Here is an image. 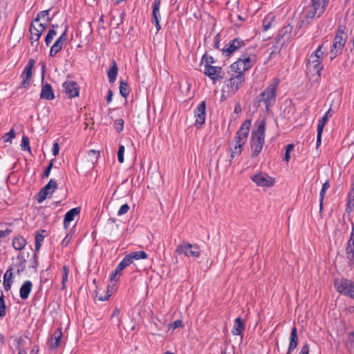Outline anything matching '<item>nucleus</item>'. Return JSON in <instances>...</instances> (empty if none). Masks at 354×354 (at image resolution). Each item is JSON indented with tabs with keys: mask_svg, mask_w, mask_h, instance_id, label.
<instances>
[{
	"mask_svg": "<svg viewBox=\"0 0 354 354\" xmlns=\"http://www.w3.org/2000/svg\"><path fill=\"white\" fill-rule=\"evenodd\" d=\"M251 127V120H245L239 130L236 133V135L234 138V140L235 142V145L234 148L230 147L228 150L231 151L230 160V162H232V160L235 158L236 157L240 156L243 151V147L247 141L250 129Z\"/></svg>",
	"mask_w": 354,
	"mask_h": 354,
	"instance_id": "1",
	"label": "nucleus"
},
{
	"mask_svg": "<svg viewBox=\"0 0 354 354\" xmlns=\"http://www.w3.org/2000/svg\"><path fill=\"white\" fill-rule=\"evenodd\" d=\"M257 55L254 53V48H247L242 53L241 57L230 66L232 71H239L242 73L251 68L256 63Z\"/></svg>",
	"mask_w": 354,
	"mask_h": 354,
	"instance_id": "2",
	"label": "nucleus"
},
{
	"mask_svg": "<svg viewBox=\"0 0 354 354\" xmlns=\"http://www.w3.org/2000/svg\"><path fill=\"white\" fill-rule=\"evenodd\" d=\"M266 124V121L264 120H261L257 129L252 133L250 148L252 158L258 156L263 149L265 142Z\"/></svg>",
	"mask_w": 354,
	"mask_h": 354,
	"instance_id": "3",
	"label": "nucleus"
},
{
	"mask_svg": "<svg viewBox=\"0 0 354 354\" xmlns=\"http://www.w3.org/2000/svg\"><path fill=\"white\" fill-rule=\"evenodd\" d=\"M280 80L274 77L268 85L266 89L261 93L260 101L263 102L266 106V109L269 111L276 102L277 89L280 84Z\"/></svg>",
	"mask_w": 354,
	"mask_h": 354,
	"instance_id": "4",
	"label": "nucleus"
},
{
	"mask_svg": "<svg viewBox=\"0 0 354 354\" xmlns=\"http://www.w3.org/2000/svg\"><path fill=\"white\" fill-rule=\"evenodd\" d=\"M346 28H339L335 35L333 41V45L329 52L330 60L334 59L337 56L342 53L347 39V33L345 32Z\"/></svg>",
	"mask_w": 354,
	"mask_h": 354,
	"instance_id": "5",
	"label": "nucleus"
},
{
	"mask_svg": "<svg viewBox=\"0 0 354 354\" xmlns=\"http://www.w3.org/2000/svg\"><path fill=\"white\" fill-rule=\"evenodd\" d=\"M323 14V8H318L315 3V0H311V4L306 6L301 13L300 21L297 29H300L303 26L308 24L312 21L313 18L317 15L319 17Z\"/></svg>",
	"mask_w": 354,
	"mask_h": 354,
	"instance_id": "6",
	"label": "nucleus"
},
{
	"mask_svg": "<svg viewBox=\"0 0 354 354\" xmlns=\"http://www.w3.org/2000/svg\"><path fill=\"white\" fill-rule=\"evenodd\" d=\"M176 252L178 254H184L186 257L198 258L201 255V250L198 245L187 242H183L178 245Z\"/></svg>",
	"mask_w": 354,
	"mask_h": 354,
	"instance_id": "7",
	"label": "nucleus"
},
{
	"mask_svg": "<svg viewBox=\"0 0 354 354\" xmlns=\"http://www.w3.org/2000/svg\"><path fill=\"white\" fill-rule=\"evenodd\" d=\"M335 287L340 294L348 296L354 299V282L346 279H336Z\"/></svg>",
	"mask_w": 354,
	"mask_h": 354,
	"instance_id": "8",
	"label": "nucleus"
},
{
	"mask_svg": "<svg viewBox=\"0 0 354 354\" xmlns=\"http://www.w3.org/2000/svg\"><path fill=\"white\" fill-rule=\"evenodd\" d=\"M245 46L244 40L239 37L231 39L223 48L221 49L222 55L225 57H230L234 53Z\"/></svg>",
	"mask_w": 354,
	"mask_h": 354,
	"instance_id": "9",
	"label": "nucleus"
},
{
	"mask_svg": "<svg viewBox=\"0 0 354 354\" xmlns=\"http://www.w3.org/2000/svg\"><path fill=\"white\" fill-rule=\"evenodd\" d=\"M251 180L259 187H270L274 185L275 180L264 172H259L251 176Z\"/></svg>",
	"mask_w": 354,
	"mask_h": 354,
	"instance_id": "10",
	"label": "nucleus"
},
{
	"mask_svg": "<svg viewBox=\"0 0 354 354\" xmlns=\"http://www.w3.org/2000/svg\"><path fill=\"white\" fill-rule=\"evenodd\" d=\"M236 75H232L228 80V87L234 93L236 92L244 84L245 80V73L239 71H234Z\"/></svg>",
	"mask_w": 354,
	"mask_h": 354,
	"instance_id": "11",
	"label": "nucleus"
},
{
	"mask_svg": "<svg viewBox=\"0 0 354 354\" xmlns=\"http://www.w3.org/2000/svg\"><path fill=\"white\" fill-rule=\"evenodd\" d=\"M35 61L33 59H30L24 67L23 72L21 75L22 81L21 83V88H26L30 85V80L32 73V68L35 66Z\"/></svg>",
	"mask_w": 354,
	"mask_h": 354,
	"instance_id": "12",
	"label": "nucleus"
},
{
	"mask_svg": "<svg viewBox=\"0 0 354 354\" xmlns=\"http://www.w3.org/2000/svg\"><path fill=\"white\" fill-rule=\"evenodd\" d=\"M204 74L214 82L223 78L224 73L220 66H204Z\"/></svg>",
	"mask_w": 354,
	"mask_h": 354,
	"instance_id": "13",
	"label": "nucleus"
},
{
	"mask_svg": "<svg viewBox=\"0 0 354 354\" xmlns=\"http://www.w3.org/2000/svg\"><path fill=\"white\" fill-rule=\"evenodd\" d=\"M57 189V183L55 180L50 179V181L39 191L37 194V201L39 203L46 200L48 194H52Z\"/></svg>",
	"mask_w": 354,
	"mask_h": 354,
	"instance_id": "14",
	"label": "nucleus"
},
{
	"mask_svg": "<svg viewBox=\"0 0 354 354\" xmlns=\"http://www.w3.org/2000/svg\"><path fill=\"white\" fill-rule=\"evenodd\" d=\"M67 31H68V25L66 26L64 31L56 39L54 44L51 46V48L50 49V53H49V55L50 57H55L57 55V54L62 50L64 44L67 39Z\"/></svg>",
	"mask_w": 354,
	"mask_h": 354,
	"instance_id": "15",
	"label": "nucleus"
},
{
	"mask_svg": "<svg viewBox=\"0 0 354 354\" xmlns=\"http://www.w3.org/2000/svg\"><path fill=\"white\" fill-rule=\"evenodd\" d=\"M194 117L196 118L195 125L201 127L205 123L206 118V104L205 101H202L194 111Z\"/></svg>",
	"mask_w": 354,
	"mask_h": 354,
	"instance_id": "16",
	"label": "nucleus"
},
{
	"mask_svg": "<svg viewBox=\"0 0 354 354\" xmlns=\"http://www.w3.org/2000/svg\"><path fill=\"white\" fill-rule=\"evenodd\" d=\"M62 86L69 98H73L79 95L80 87L76 82L67 80L63 83Z\"/></svg>",
	"mask_w": 354,
	"mask_h": 354,
	"instance_id": "17",
	"label": "nucleus"
},
{
	"mask_svg": "<svg viewBox=\"0 0 354 354\" xmlns=\"http://www.w3.org/2000/svg\"><path fill=\"white\" fill-rule=\"evenodd\" d=\"M346 255L348 260V265L353 266L354 264V223H352V230L350 235V239L346 243Z\"/></svg>",
	"mask_w": 354,
	"mask_h": 354,
	"instance_id": "18",
	"label": "nucleus"
},
{
	"mask_svg": "<svg viewBox=\"0 0 354 354\" xmlns=\"http://www.w3.org/2000/svg\"><path fill=\"white\" fill-rule=\"evenodd\" d=\"M80 212V207H75V208H73L71 209H70L69 211H68L65 216H64V229H68L69 225H70V223L73 221H74L75 219V217L77 215H79Z\"/></svg>",
	"mask_w": 354,
	"mask_h": 354,
	"instance_id": "19",
	"label": "nucleus"
},
{
	"mask_svg": "<svg viewBox=\"0 0 354 354\" xmlns=\"http://www.w3.org/2000/svg\"><path fill=\"white\" fill-rule=\"evenodd\" d=\"M298 345V335L297 328L295 326L292 328L290 335V343L286 354H291V353L297 347Z\"/></svg>",
	"mask_w": 354,
	"mask_h": 354,
	"instance_id": "20",
	"label": "nucleus"
},
{
	"mask_svg": "<svg viewBox=\"0 0 354 354\" xmlns=\"http://www.w3.org/2000/svg\"><path fill=\"white\" fill-rule=\"evenodd\" d=\"M62 337V330L58 328L53 334H52L50 337L49 342V348L52 350L57 348L59 346Z\"/></svg>",
	"mask_w": 354,
	"mask_h": 354,
	"instance_id": "21",
	"label": "nucleus"
},
{
	"mask_svg": "<svg viewBox=\"0 0 354 354\" xmlns=\"http://www.w3.org/2000/svg\"><path fill=\"white\" fill-rule=\"evenodd\" d=\"M40 97L46 100H53L55 98V94L50 84L46 83L42 85Z\"/></svg>",
	"mask_w": 354,
	"mask_h": 354,
	"instance_id": "22",
	"label": "nucleus"
},
{
	"mask_svg": "<svg viewBox=\"0 0 354 354\" xmlns=\"http://www.w3.org/2000/svg\"><path fill=\"white\" fill-rule=\"evenodd\" d=\"M245 329V324L243 322V319L239 317L235 319L234 324L233 328L232 329V333L234 335H239L241 337H243V331Z\"/></svg>",
	"mask_w": 354,
	"mask_h": 354,
	"instance_id": "23",
	"label": "nucleus"
},
{
	"mask_svg": "<svg viewBox=\"0 0 354 354\" xmlns=\"http://www.w3.org/2000/svg\"><path fill=\"white\" fill-rule=\"evenodd\" d=\"M32 288V283L27 280L24 282L19 289V296L22 299H26L28 298L29 295Z\"/></svg>",
	"mask_w": 354,
	"mask_h": 354,
	"instance_id": "24",
	"label": "nucleus"
},
{
	"mask_svg": "<svg viewBox=\"0 0 354 354\" xmlns=\"http://www.w3.org/2000/svg\"><path fill=\"white\" fill-rule=\"evenodd\" d=\"M292 32L293 26L291 24H288L281 29L278 37L282 38L284 41H288L292 37Z\"/></svg>",
	"mask_w": 354,
	"mask_h": 354,
	"instance_id": "25",
	"label": "nucleus"
},
{
	"mask_svg": "<svg viewBox=\"0 0 354 354\" xmlns=\"http://www.w3.org/2000/svg\"><path fill=\"white\" fill-rule=\"evenodd\" d=\"M322 59H316V58H310V56L309 57L308 63L307 64V67L310 70L313 68V72H316L317 74L319 75L320 71L322 70Z\"/></svg>",
	"mask_w": 354,
	"mask_h": 354,
	"instance_id": "26",
	"label": "nucleus"
},
{
	"mask_svg": "<svg viewBox=\"0 0 354 354\" xmlns=\"http://www.w3.org/2000/svg\"><path fill=\"white\" fill-rule=\"evenodd\" d=\"M118 73V67L116 62L113 59L111 62V66L109 71H107V76L110 83H113L116 80L117 75Z\"/></svg>",
	"mask_w": 354,
	"mask_h": 354,
	"instance_id": "27",
	"label": "nucleus"
},
{
	"mask_svg": "<svg viewBox=\"0 0 354 354\" xmlns=\"http://www.w3.org/2000/svg\"><path fill=\"white\" fill-rule=\"evenodd\" d=\"M12 246L16 250H22L27 244V241L25 238L21 235L15 236L12 241Z\"/></svg>",
	"mask_w": 354,
	"mask_h": 354,
	"instance_id": "28",
	"label": "nucleus"
},
{
	"mask_svg": "<svg viewBox=\"0 0 354 354\" xmlns=\"http://www.w3.org/2000/svg\"><path fill=\"white\" fill-rule=\"evenodd\" d=\"M275 21V16L272 13H268L265 16L262 21V26L264 31L268 30Z\"/></svg>",
	"mask_w": 354,
	"mask_h": 354,
	"instance_id": "29",
	"label": "nucleus"
},
{
	"mask_svg": "<svg viewBox=\"0 0 354 354\" xmlns=\"http://www.w3.org/2000/svg\"><path fill=\"white\" fill-rule=\"evenodd\" d=\"M35 22L32 21L30 26V33H35L39 36H41L42 33L46 28V24L39 23L38 26H37L35 24Z\"/></svg>",
	"mask_w": 354,
	"mask_h": 354,
	"instance_id": "30",
	"label": "nucleus"
},
{
	"mask_svg": "<svg viewBox=\"0 0 354 354\" xmlns=\"http://www.w3.org/2000/svg\"><path fill=\"white\" fill-rule=\"evenodd\" d=\"M333 111L330 108L324 114V115L318 120L317 129H324L325 124L327 123L328 119L332 117Z\"/></svg>",
	"mask_w": 354,
	"mask_h": 354,
	"instance_id": "31",
	"label": "nucleus"
},
{
	"mask_svg": "<svg viewBox=\"0 0 354 354\" xmlns=\"http://www.w3.org/2000/svg\"><path fill=\"white\" fill-rule=\"evenodd\" d=\"M345 345L350 352L354 353V330L348 333Z\"/></svg>",
	"mask_w": 354,
	"mask_h": 354,
	"instance_id": "32",
	"label": "nucleus"
},
{
	"mask_svg": "<svg viewBox=\"0 0 354 354\" xmlns=\"http://www.w3.org/2000/svg\"><path fill=\"white\" fill-rule=\"evenodd\" d=\"M161 0H154L153 3L152 18L153 20L160 19V6Z\"/></svg>",
	"mask_w": 354,
	"mask_h": 354,
	"instance_id": "33",
	"label": "nucleus"
},
{
	"mask_svg": "<svg viewBox=\"0 0 354 354\" xmlns=\"http://www.w3.org/2000/svg\"><path fill=\"white\" fill-rule=\"evenodd\" d=\"M329 187H330V184H329V182L327 180L323 184L322 189L320 191V193H319V211L320 212H322L323 209L324 198L325 196L326 191L328 189Z\"/></svg>",
	"mask_w": 354,
	"mask_h": 354,
	"instance_id": "34",
	"label": "nucleus"
},
{
	"mask_svg": "<svg viewBox=\"0 0 354 354\" xmlns=\"http://www.w3.org/2000/svg\"><path fill=\"white\" fill-rule=\"evenodd\" d=\"M120 93L124 97H127L130 93V88L129 84L123 81L120 80Z\"/></svg>",
	"mask_w": 354,
	"mask_h": 354,
	"instance_id": "35",
	"label": "nucleus"
},
{
	"mask_svg": "<svg viewBox=\"0 0 354 354\" xmlns=\"http://www.w3.org/2000/svg\"><path fill=\"white\" fill-rule=\"evenodd\" d=\"M129 254L133 260L145 259L148 257V254L142 250L131 252Z\"/></svg>",
	"mask_w": 354,
	"mask_h": 354,
	"instance_id": "36",
	"label": "nucleus"
},
{
	"mask_svg": "<svg viewBox=\"0 0 354 354\" xmlns=\"http://www.w3.org/2000/svg\"><path fill=\"white\" fill-rule=\"evenodd\" d=\"M49 12H50L49 9L39 12L37 13L36 17L32 20V21L33 22H39L41 19L46 17V21L47 22H50V19L48 17Z\"/></svg>",
	"mask_w": 354,
	"mask_h": 354,
	"instance_id": "37",
	"label": "nucleus"
},
{
	"mask_svg": "<svg viewBox=\"0 0 354 354\" xmlns=\"http://www.w3.org/2000/svg\"><path fill=\"white\" fill-rule=\"evenodd\" d=\"M69 274V269L67 266L63 267L62 280V290L66 288V284L68 281V277Z\"/></svg>",
	"mask_w": 354,
	"mask_h": 354,
	"instance_id": "38",
	"label": "nucleus"
},
{
	"mask_svg": "<svg viewBox=\"0 0 354 354\" xmlns=\"http://www.w3.org/2000/svg\"><path fill=\"white\" fill-rule=\"evenodd\" d=\"M21 148L22 151H28L30 152L31 149L30 147V140L28 136H24L22 137Z\"/></svg>",
	"mask_w": 354,
	"mask_h": 354,
	"instance_id": "39",
	"label": "nucleus"
},
{
	"mask_svg": "<svg viewBox=\"0 0 354 354\" xmlns=\"http://www.w3.org/2000/svg\"><path fill=\"white\" fill-rule=\"evenodd\" d=\"M40 36L35 34V33H30V41L32 46L35 47V50H37V48L39 46V40L40 39Z\"/></svg>",
	"mask_w": 354,
	"mask_h": 354,
	"instance_id": "40",
	"label": "nucleus"
},
{
	"mask_svg": "<svg viewBox=\"0 0 354 354\" xmlns=\"http://www.w3.org/2000/svg\"><path fill=\"white\" fill-rule=\"evenodd\" d=\"M323 45H319L317 49L310 55V58L320 59L322 60L324 52L322 50Z\"/></svg>",
	"mask_w": 354,
	"mask_h": 354,
	"instance_id": "41",
	"label": "nucleus"
},
{
	"mask_svg": "<svg viewBox=\"0 0 354 354\" xmlns=\"http://www.w3.org/2000/svg\"><path fill=\"white\" fill-rule=\"evenodd\" d=\"M201 62L204 63V66L212 65L215 63L214 59L211 55H208L207 53L204 54L201 59Z\"/></svg>",
	"mask_w": 354,
	"mask_h": 354,
	"instance_id": "42",
	"label": "nucleus"
},
{
	"mask_svg": "<svg viewBox=\"0 0 354 354\" xmlns=\"http://www.w3.org/2000/svg\"><path fill=\"white\" fill-rule=\"evenodd\" d=\"M124 120L122 119L116 120L114 122L113 127L118 133L122 131L124 128Z\"/></svg>",
	"mask_w": 354,
	"mask_h": 354,
	"instance_id": "43",
	"label": "nucleus"
},
{
	"mask_svg": "<svg viewBox=\"0 0 354 354\" xmlns=\"http://www.w3.org/2000/svg\"><path fill=\"white\" fill-rule=\"evenodd\" d=\"M6 314V306L3 296H0V317H3Z\"/></svg>",
	"mask_w": 354,
	"mask_h": 354,
	"instance_id": "44",
	"label": "nucleus"
},
{
	"mask_svg": "<svg viewBox=\"0 0 354 354\" xmlns=\"http://www.w3.org/2000/svg\"><path fill=\"white\" fill-rule=\"evenodd\" d=\"M16 133L13 129H10L8 133L3 136V141L6 142H11V140L15 137Z\"/></svg>",
	"mask_w": 354,
	"mask_h": 354,
	"instance_id": "45",
	"label": "nucleus"
},
{
	"mask_svg": "<svg viewBox=\"0 0 354 354\" xmlns=\"http://www.w3.org/2000/svg\"><path fill=\"white\" fill-rule=\"evenodd\" d=\"M46 236V231L45 230H41L40 231L37 232L35 237V241L42 243Z\"/></svg>",
	"mask_w": 354,
	"mask_h": 354,
	"instance_id": "46",
	"label": "nucleus"
},
{
	"mask_svg": "<svg viewBox=\"0 0 354 354\" xmlns=\"http://www.w3.org/2000/svg\"><path fill=\"white\" fill-rule=\"evenodd\" d=\"M26 259L23 258V261H18L17 263V273L20 274L26 270Z\"/></svg>",
	"mask_w": 354,
	"mask_h": 354,
	"instance_id": "47",
	"label": "nucleus"
},
{
	"mask_svg": "<svg viewBox=\"0 0 354 354\" xmlns=\"http://www.w3.org/2000/svg\"><path fill=\"white\" fill-rule=\"evenodd\" d=\"M329 3V0H315V3L319 8H323V13L326 10V7L328 6Z\"/></svg>",
	"mask_w": 354,
	"mask_h": 354,
	"instance_id": "48",
	"label": "nucleus"
},
{
	"mask_svg": "<svg viewBox=\"0 0 354 354\" xmlns=\"http://www.w3.org/2000/svg\"><path fill=\"white\" fill-rule=\"evenodd\" d=\"M124 146L120 145L118 151V159L120 163L124 162Z\"/></svg>",
	"mask_w": 354,
	"mask_h": 354,
	"instance_id": "49",
	"label": "nucleus"
},
{
	"mask_svg": "<svg viewBox=\"0 0 354 354\" xmlns=\"http://www.w3.org/2000/svg\"><path fill=\"white\" fill-rule=\"evenodd\" d=\"M72 237H73V235L71 233H68L64 239L62 240V241L61 242V246L62 248H65L66 246H68V245L69 244V243L71 242V239H72Z\"/></svg>",
	"mask_w": 354,
	"mask_h": 354,
	"instance_id": "50",
	"label": "nucleus"
},
{
	"mask_svg": "<svg viewBox=\"0 0 354 354\" xmlns=\"http://www.w3.org/2000/svg\"><path fill=\"white\" fill-rule=\"evenodd\" d=\"M220 42H221V34L217 33L214 38L213 48L215 49L221 50L220 49Z\"/></svg>",
	"mask_w": 354,
	"mask_h": 354,
	"instance_id": "51",
	"label": "nucleus"
},
{
	"mask_svg": "<svg viewBox=\"0 0 354 354\" xmlns=\"http://www.w3.org/2000/svg\"><path fill=\"white\" fill-rule=\"evenodd\" d=\"M121 261L127 268L133 262V260L131 258V255L128 254L123 258V259Z\"/></svg>",
	"mask_w": 354,
	"mask_h": 354,
	"instance_id": "52",
	"label": "nucleus"
},
{
	"mask_svg": "<svg viewBox=\"0 0 354 354\" xmlns=\"http://www.w3.org/2000/svg\"><path fill=\"white\" fill-rule=\"evenodd\" d=\"M129 208L130 207L128 204L125 203V204L122 205L118 212V214H117L118 216H122V215L127 213L128 211L129 210Z\"/></svg>",
	"mask_w": 354,
	"mask_h": 354,
	"instance_id": "53",
	"label": "nucleus"
},
{
	"mask_svg": "<svg viewBox=\"0 0 354 354\" xmlns=\"http://www.w3.org/2000/svg\"><path fill=\"white\" fill-rule=\"evenodd\" d=\"M353 189L350 191L348 194V205L354 207V185Z\"/></svg>",
	"mask_w": 354,
	"mask_h": 354,
	"instance_id": "54",
	"label": "nucleus"
},
{
	"mask_svg": "<svg viewBox=\"0 0 354 354\" xmlns=\"http://www.w3.org/2000/svg\"><path fill=\"white\" fill-rule=\"evenodd\" d=\"M30 267L33 269H36L37 266H38V261H37V255L36 253L33 254V257L30 260Z\"/></svg>",
	"mask_w": 354,
	"mask_h": 354,
	"instance_id": "55",
	"label": "nucleus"
},
{
	"mask_svg": "<svg viewBox=\"0 0 354 354\" xmlns=\"http://www.w3.org/2000/svg\"><path fill=\"white\" fill-rule=\"evenodd\" d=\"M53 161H50L48 164V167H46V170L44 171L43 177L47 178L49 176L50 172L51 171V169L53 167Z\"/></svg>",
	"mask_w": 354,
	"mask_h": 354,
	"instance_id": "56",
	"label": "nucleus"
},
{
	"mask_svg": "<svg viewBox=\"0 0 354 354\" xmlns=\"http://www.w3.org/2000/svg\"><path fill=\"white\" fill-rule=\"evenodd\" d=\"M322 132H323L322 129H317V141H316V144H317V147L321 144Z\"/></svg>",
	"mask_w": 354,
	"mask_h": 354,
	"instance_id": "57",
	"label": "nucleus"
},
{
	"mask_svg": "<svg viewBox=\"0 0 354 354\" xmlns=\"http://www.w3.org/2000/svg\"><path fill=\"white\" fill-rule=\"evenodd\" d=\"M299 354H309V346L308 344L302 346Z\"/></svg>",
	"mask_w": 354,
	"mask_h": 354,
	"instance_id": "58",
	"label": "nucleus"
},
{
	"mask_svg": "<svg viewBox=\"0 0 354 354\" xmlns=\"http://www.w3.org/2000/svg\"><path fill=\"white\" fill-rule=\"evenodd\" d=\"M12 232L11 229H6L5 230H0V239L8 236Z\"/></svg>",
	"mask_w": 354,
	"mask_h": 354,
	"instance_id": "59",
	"label": "nucleus"
},
{
	"mask_svg": "<svg viewBox=\"0 0 354 354\" xmlns=\"http://www.w3.org/2000/svg\"><path fill=\"white\" fill-rule=\"evenodd\" d=\"M8 272V270L6 272V273L4 275V281H3L4 288H5L6 290H7V291L10 289L11 283H12V281H6V277Z\"/></svg>",
	"mask_w": 354,
	"mask_h": 354,
	"instance_id": "60",
	"label": "nucleus"
},
{
	"mask_svg": "<svg viewBox=\"0 0 354 354\" xmlns=\"http://www.w3.org/2000/svg\"><path fill=\"white\" fill-rule=\"evenodd\" d=\"M52 151H53V153L55 156L58 155L59 151V147L58 143L55 142L53 144Z\"/></svg>",
	"mask_w": 354,
	"mask_h": 354,
	"instance_id": "61",
	"label": "nucleus"
},
{
	"mask_svg": "<svg viewBox=\"0 0 354 354\" xmlns=\"http://www.w3.org/2000/svg\"><path fill=\"white\" fill-rule=\"evenodd\" d=\"M183 326V322L181 320H176L173 322V324H171V326L173 328V329H176V328H178L179 327H181Z\"/></svg>",
	"mask_w": 354,
	"mask_h": 354,
	"instance_id": "62",
	"label": "nucleus"
},
{
	"mask_svg": "<svg viewBox=\"0 0 354 354\" xmlns=\"http://www.w3.org/2000/svg\"><path fill=\"white\" fill-rule=\"evenodd\" d=\"M53 38V37L50 36L49 34L47 33V35L45 37V44L47 46H48L50 44Z\"/></svg>",
	"mask_w": 354,
	"mask_h": 354,
	"instance_id": "63",
	"label": "nucleus"
},
{
	"mask_svg": "<svg viewBox=\"0 0 354 354\" xmlns=\"http://www.w3.org/2000/svg\"><path fill=\"white\" fill-rule=\"evenodd\" d=\"M125 268H126V266H124V265L122 263V261H120V263L117 266V267L115 268V270H116V272H119L120 273Z\"/></svg>",
	"mask_w": 354,
	"mask_h": 354,
	"instance_id": "64",
	"label": "nucleus"
}]
</instances>
